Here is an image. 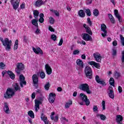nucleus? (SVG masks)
I'll return each mask as SVG.
<instances>
[{"label": "nucleus", "instance_id": "nucleus-1", "mask_svg": "<svg viewBox=\"0 0 124 124\" xmlns=\"http://www.w3.org/2000/svg\"><path fill=\"white\" fill-rule=\"evenodd\" d=\"M0 40L2 42L3 46L5 48L6 51H9L11 49V44H12V41L11 40L9 41V39L7 38H5L3 40V38L0 37Z\"/></svg>", "mask_w": 124, "mask_h": 124}, {"label": "nucleus", "instance_id": "nucleus-2", "mask_svg": "<svg viewBox=\"0 0 124 124\" xmlns=\"http://www.w3.org/2000/svg\"><path fill=\"white\" fill-rule=\"evenodd\" d=\"M15 95L14 89L10 88H8L5 93L4 94V97L6 99H9L12 98Z\"/></svg>", "mask_w": 124, "mask_h": 124}, {"label": "nucleus", "instance_id": "nucleus-3", "mask_svg": "<svg viewBox=\"0 0 124 124\" xmlns=\"http://www.w3.org/2000/svg\"><path fill=\"white\" fill-rule=\"evenodd\" d=\"M78 89H80L81 91L86 92L88 94L92 93V91L90 90V87L87 83H82L79 86Z\"/></svg>", "mask_w": 124, "mask_h": 124}, {"label": "nucleus", "instance_id": "nucleus-4", "mask_svg": "<svg viewBox=\"0 0 124 124\" xmlns=\"http://www.w3.org/2000/svg\"><path fill=\"white\" fill-rule=\"evenodd\" d=\"M85 76L88 79H93V71L92 68L89 66H86L84 70Z\"/></svg>", "mask_w": 124, "mask_h": 124}, {"label": "nucleus", "instance_id": "nucleus-5", "mask_svg": "<svg viewBox=\"0 0 124 124\" xmlns=\"http://www.w3.org/2000/svg\"><path fill=\"white\" fill-rule=\"evenodd\" d=\"M25 69V66L22 63H18L15 69V71L17 75H20L22 70Z\"/></svg>", "mask_w": 124, "mask_h": 124}, {"label": "nucleus", "instance_id": "nucleus-6", "mask_svg": "<svg viewBox=\"0 0 124 124\" xmlns=\"http://www.w3.org/2000/svg\"><path fill=\"white\" fill-rule=\"evenodd\" d=\"M21 0H10V2L15 10H17Z\"/></svg>", "mask_w": 124, "mask_h": 124}, {"label": "nucleus", "instance_id": "nucleus-7", "mask_svg": "<svg viewBox=\"0 0 124 124\" xmlns=\"http://www.w3.org/2000/svg\"><path fill=\"white\" fill-rule=\"evenodd\" d=\"M80 96L81 97V100L82 101L85 103L86 105L87 106H89L91 102H90V100L88 99V96L83 93H81L80 94Z\"/></svg>", "mask_w": 124, "mask_h": 124}, {"label": "nucleus", "instance_id": "nucleus-8", "mask_svg": "<svg viewBox=\"0 0 124 124\" xmlns=\"http://www.w3.org/2000/svg\"><path fill=\"white\" fill-rule=\"evenodd\" d=\"M32 80L34 87H35V89H37L38 88V77H37V75L34 74L32 76Z\"/></svg>", "mask_w": 124, "mask_h": 124}, {"label": "nucleus", "instance_id": "nucleus-9", "mask_svg": "<svg viewBox=\"0 0 124 124\" xmlns=\"http://www.w3.org/2000/svg\"><path fill=\"white\" fill-rule=\"evenodd\" d=\"M107 93L109 97L112 99H114L115 94L114 93V90H113V87L112 86H109L108 87Z\"/></svg>", "mask_w": 124, "mask_h": 124}, {"label": "nucleus", "instance_id": "nucleus-10", "mask_svg": "<svg viewBox=\"0 0 124 124\" xmlns=\"http://www.w3.org/2000/svg\"><path fill=\"white\" fill-rule=\"evenodd\" d=\"M82 39H83V40H85V41H93V38H92V36H91V35H90L88 33H82Z\"/></svg>", "mask_w": 124, "mask_h": 124}, {"label": "nucleus", "instance_id": "nucleus-11", "mask_svg": "<svg viewBox=\"0 0 124 124\" xmlns=\"http://www.w3.org/2000/svg\"><path fill=\"white\" fill-rule=\"evenodd\" d=\"M93 57L94 58L95 60L97 62H101V55L99 53H96L93 54Z\"/></svg>", "mask_w": 124, "mask_h": 124}, {"label": "nucleus", "instance_id": "nucleus-12", "mask_svg": "<svg viewBox=\"0 0 124 124\" xmlns=\"http://www.w3.org/2000/svg\"><path fill=\"white\" fill-rule=\"evenodd\" d=\"M107 27L104 24H102L101 26V31L104 32L102 33V35L103 37H105L107 35V31L106 30Z\"/></svg>", "mask_w": 124, "mask_h": 124}, {"label": "nucleus", "instance_id": "nucleus-13", "mask_svg": "<svg viewBox=\"0 0 124 124\" xmlns=\"http://www.w3.org/2000/svg\"><path fill=\"white\" fill-rule=\"evenodd\" d=\"M76 63L79 68L77 67V70H79V69H83L84 68V66L85 65V63H83V61L80 59H78L77 60Z\"/></svg>", "mask_w": 124, "mask_h": 124}, {"label": "nucleus", "instance_id": "nucleus-14", "mask_svg": "<svg viewBox=\"0 0 124 124\" xmlns=\"http://www.w3.org/2000/svg\"><path fill=\"white\" fill-rule=\"evenodd\" d=\"M48 97V100L50 103H54V102H55V100L56 99V94L52 93H50Z\"/></svg>", "mask_w": 124, "mask_h": 124}, {"label": "nucleus", "instance_id": "nucleus-15", "mask_svg": "<svg viewBox=\"0 0 124 124\" xmlns=\"http://www.w3.org/2000/svg\"><path fill=\"white\" fill-rule=\"evenodd\" d=\"M45 3H46V1H43L42 0H37L35 1L34 3V5L35 7H40L41 5H44Z\"/></svg>", "mask_w": 124, "mask_h": 124}, {"label": "nucleus", "instance_id": "nucleus-16", "mask_svg": "<svg viewBox=\"0 0 124 124\" xmlns=\"http://www.w3.org/2000/svg\"><path fill=\"white\" fill-rule=\"evenodd\" d=\"M123 120H124V117L121 115H118L116 116V121L118 124H123Z\"/></svg>", "mask_w": 124, "mask_h": 124}, {"label": "nucleus", "instance_id": "nucleus-17", "mask_svg": "<svg viewBox=\"0 0 124 124\" xmlns=\"http://www.w3.org/2000/svg\"><path fill=\"white\" fill-rule=\"evenodd\" d=\"M45 69L48 75L52 74V68L49 66V64H46L45 65Z\"/></svg>", "mask_w": 124, "mask_h": 124}, {"label": "nucleus", "instance_id": "nucleus-18", "mask_svg": "<svg viewBox=\"0 0 124 124\" xmlns=\"http://www.w3.org/2000/svg\"><path fill=\"white\" fill-rule=\"evenodd\" d=\"M32 50L33 52H34V53L37 55H39V54L41 55H43V51H42V50L40 49V47H38L36 48L35 47H32Z\"/></svg>", "mask_w": 124, "mask_h": 124}, {"label": "nucleus", "instance_id": "nucleus-19", "mask_svg": "<svg viewBox=\"0 0 124 124\" xmlns=\"http://www.w3.org/2000/svg\"><path fill=\"white\" fill-rule=\"evenodd\" d=\"M114 15L117 19H118L119 22L120 23L122 22V16H121L120 14H119V11H118V10H114Z\"/></svg>", "mask_w": 124, "mask_h": 124}, {"label": "nucleus", "instance_id": "nucleus-20", "mask_svg": "<svg viewBox=\"0 0 124 124\" xmlns=\"http://www.w3.org/2000/svg\"><path fill=\"white\" fill-rule=\"evenodd\" d=\"M41 104V102L40 101L35 100V106H34V109L35 111L36 112H37L39 109V105Z\"/></svg>", "mask_w": 124, "mask_h": 124}, {"label": "nucleus", "instance_id": "nucleus-21", "mask_svg": "<svg viewBox=\"0 0 124 124\" xmlns=\"http://www.w3.org/2000/svg\"><path fill=\"white\" fill-rule=\"evenodd\" d=\"M3 110L6 114H9V113H10V110L9 109V107H8V104L7 103H4Z\"/></svg>", "mask_w": 124, "mask_h": 124}, {"label": "nucleus", "instance_id": "nucleus-22", "mask_svg": "<svg viewBox=\"0 0 124 124\" xmlns=\"http://www.w3.org/2000/svg\"><path fill=\"white\" fill-rule=\"evenodd\" d=\"M41 120L43 121L45 124H48L49 123L47 121V117H45L44 113H42L41 115Z\"/></svg>", "mask_w": 124, "mask_h": 124}, {"label": "nucleus", "instance_id": "nucleus-23", "mask_svg": "<svg viewBox=\"0 0 124 124\" xmlns=\"http://www.w3.org/2000/svg\"><path fill=\"white\" fill-rule=\"evenodd\" d=\"M78 15L80 18H84L86 16V14L83 10H80L78 12Z\"/></svg>", "mask_w": 124, "mask_h": 124}, {"label": "nucleus", "instance_id": "nucleus-24", "mask_svg": "<svg viewBox=\"0 0 124 124\" xmlns=\"http://www.w3.org/2000/svg\"><path fill=\"white\" fill-rule=\"evenodd\" d=\"M7 74L9 75L10 78L12 79V80H14L15 79V74L12 72L11 71H8Z\"/></svg>", "mask_w": 124, "mask_h": 124}, {"label": "nucleus", "instance_id": "nucleus-25", "mask_svg": "<svg viewBox=\"0 0 124 124\" xmlns=\"http://www.w3.org/2000/svg\"><path fill=\"white\" fill-rule=\"evenodd\" d=\"M33 14L34 15V18L36 19V20H38V16H39V12L37 10H34Z\"/></svg>", "mask_w": 124, "mask_h": 124}, {"label": "nucleus", "instance_id": "nucleus-26", "mask_svg": "<svg viewBox=\"0 0 124 124\" xmlns=\"http://www.w3.org/2000/svg\"><path fill=\"white\" fill-rule=\"evenodd\" d=\"M15 91L17 92V91H19V92H21V88L19 86V84L18 83L15 84Z\"/></svg>", "mask_w": 124, "mask_h": 124}, {"label": "nucleus", "instance_id": "nucleus-27", "mask_svg": "<svg viewBox=\"0 0 124 124\" xmlns=\"http://www.w3.org/2000/svg\"><path fill=\"white\" fill-rule=\"evenodd\" d=\"M84 11L86 14L87 16H91L92 12H91V10L90 9H84Z\"/></svg>", "mask_w": 124, "mask_h": 124}, {"label": "nucleus", "instance_id": "nucleus-28", "mask_svg": "<svg viewBox=\"0 0 124 124\" xmlns=\"http://www.w3.org/2000/svg\"><path fill=\"white\" fill-rule=\"evenodd\" d=\"M37 20L36 19H32L31 23L33 25V26H35V27L38 28V23H37V21H38V19H37Z\"/></svg>", "mask_w": 124, "mask_h": 124}, {"label": "nucleus", "instance_id": "nucleus-29", "mask_svg": "<svg viewBox=\"0 0 124 124\" xmlns=\"http://www.w3.org/2000/svg\"><path fill=\"white\" fill-rule=\"evenodd\" d=\"M109 84L110 86H112V87H115V80L114 78H110L109 79Z\"/></svg>", "mask_w": 124, "mask_h": 124}, {"label": "nucleus", "instance_id": "nucleus-30", "mask_svg": "<svg viewBox=\"0 0 124 124\" xmlns=\"http://www.w3.org/2000/svg\"><path fill=\"white\" fill-rule=\"evenodd\" d=\"M93 14L94 16H95V17H97L99 15V11L98 9H95L93 11Z\"/></svg>", "mask_w": 124, "mask_h": 124}, {"label": "nucleus", "instance_id": "nucleus-31", "mask_svg": "<svg viewBox=\"0 0 124 124\" xmlns=\"http://www.w3.org/2000/svg\"><path fill=\"white\" fill-rule=\"evenodd\" d=\"M28 115L32 119H34V113H33V111L32 110H30L28 112Z\"/></svg>", "mask_w": 124, "mask_h": 124}, {"label": "nucleus", "instance_id": "nucleus-32", "mask_svg": "<svg viewBox=\"0 0 124 124\" xmlns=\"http://www.w3.org/2000/svg\"><path fill=\"white\" fill-rule=\"evenodd\" d=\"M19 85L21 88H24V85L26 86V85H27V81H26V80H21L20 81Z\"/></svg>", "mask_w": 124, "mask_h": 124}, {"label": "nucleus", "instance_id": "nucleus-33", "mask_svg": "<svg viewBox=\"0 0 124 124\" xmlns=\"http://www.w3.org/2000/svg\"><path fill=\"white\" fill-rule=\"evenodd\" d=\"M97 117H100L102 121H105L106 120V116L103 114H97Z\"/></svg>", "mask_w": 124, "mask_h": 124}, {"label": "nucleus", "instance_id": "nucleus-34", "mask_svg": "<svg viewBox=\"0 0 124 124\" xmlns=\"http://www.w3.org/2000/svg\"><path fill=\"white\" fill-rule=\"evenodd\" d=\"M44 88L46 91H48L49 88H50V82H46Z\"/></svg>", "mask_w": 124, "mask_h": 124}, {"label": "nucleus", "instance_id": "nucleus-35", "mask_svg": "<svg viewBox=\"0 0 124 124\" xmlns=\"http://www.w3.org/2000/svg\"><path fill=\"white\" fill-rule=\"evenodd\" d=\"M86 30L87 33L90 34V35H93V32L92 31V30H91V28L88 27Z\"/></svg>", "mask_w": 124, "mask_h": 124}, {"label": "nucleus", "instance_id": "nucleus-36", "mask_svg": "<svg viewBox=\"0 0 124 124\" xmlns=\"http://www.w3.org/2000/svg\"><path fill=\"white\" fill-rule=\"evenodd\" d=\"M49 22L51 25H54L55 23V19L53 18V17L50 16L49 19Z\"/></svg>", "mask_w": 124, "mask_h": 124}, {"label": "nucleus", "instance_id": "nucleus-37", "mask_svg": "<svg viewBox=\"0 0 124 124\" xmlns=\"http://www.w3.org/2000/svg\"><path fill=\"white\" fill-rule=\"evenodd\" d=\"M121 43L122 46H124V37L123 35H120Z\"/></svg>", "mask_w": 124, "mask_h": 124}, {"label": "nucleus", "instance_id": "nucleus-38", "mask_svg": "<svg viewBox=\"0 0 124 124\" xmlns=\"http://www.w3.org/2000/svg\"><path fill=\"white\" fill-rule=\"evenodd\" d=\"M72 105V101H70L69 103H66L65 105V108H67L69 107V106H70V105Z\"/></svg>", "mask_w": 124, "mask_h": 124}, {"label": "nucleus", "instance_id": "nucleus-39", "mask_svg": "<svg viewBox=\"0 0 124 124\" xmlns=\"http://www.w3.org/2000/svg\"><path fill=\"white\" fill-rule=\"evenodd\" d=\"M51 39L53 41H56L57 40V36L54 34L51 35Z\"/></svg>", "mask_w": 124, "mask_h": 124}, {"label": "nucleus", "instance_id": "nucleus-40", "mask_svg": "<svg viewBox=\"0 0 124 124\" xmlns=\"http://www.w3.org/2000/svg\"><path fill=\"white\" fill-rule=\"evenodd\" d=\"M25 77H24V75L23 74L19 75V81H25Z\"/></svg>", "mask_w": 124, "mask_h": 124}, {"label": "nucleus", "instance_id": "nucleus-41", "mask_svg": "<svg viewBox=\"0 0 124 124\" xmlns=\"http://www.w3.org/2000/svg\"><path fill=\"white\" fill-rule=\"evenodd\" d=\"M87 23L89 24L90 27L93 26V23L92 22V21H91V18L90 17L87 18Z\"/></svg>", "mask_w": 124, "mask_h": 124}, {"label": "nucleus", "instance_id": "nucleus-42", "mask_svg": "<svg viewBox=\"0 0 124 124\" xmlns=\"http://www.w3.org/2000/svg\"><path fill=\"white\" fill-rule=\"evenodd\" d=\"M112 56H117V49L116 48H113L112 49Z\"/></svg>", "mask_w": 124, "mask_h": 124}, {"label": "nucleus", "instance_id": "nucleus-43", "mask_svg": "<svg viewBox=\"0 0 124 124\" xmlns=\"http://www.w3.org/2000/svg\"><path fill=\"white\" fill-rule=\"evenodd\" d=\"M40 77L42 79H44L45 78V73H44V72H41Z\"/></svg>", "mask_w": 124, "mask_h": 124}, {"label": "nucleus", "instance_id": "nucleus-44", "mask_svg": "<svg viewBox=\"0 0 124 124\" xmlns=\"http://www.w3.org/2000/svg\"><path fill=\"white\" fill-rule=\"evenodd\" d=\"M93 112H98V108H97V106H93Z\"/></svg>", "mask_w": 124, "mask_h": 124}, {"label": "nucleus", "instance_id": "nucleus-45", "mask_svg": "<svg viewBox=\"0 0 124 124\" xmlns=\"http://www.w3.org/2000/svg\"><path fill=\"white\" fill-rule=\"evenodd\" d=\"M115 78L118 79V78H119V77H120V76H121V74H120V73L116 71L115 73Z\"/></svg>", "mask_w": 124, "mask_h": 124}, {"label": "nucleus", "instance_id": "nucleus-46", "mask_svg": "<svg viewBox=\"0 0 124 124\" xmlns=\"http://www.w3.org/2000/svg\"><path fill=\"white\" fill-rule=\"evenodd\" d=\"M98 84H100L102 86H106V84L105 83V81L103 80H100L99 82H98Z\"/></svg>", "mask_w": 124, "mask_h": 124}, {"label": "nucleus", "instance_id": "nucleus-47", "mask_svg": "<svg viewBox=\"0 0 124 124\" xmlns=\"http://www.w3.org/2000/svg\"><path fill=\"white\" fill-rule=\"evenodd\" d=\"M93 2V0H86V3L87 5L92 4Z\"/></svg>", "mask_w": 124, "mask_h": 124}, {"label": "nucleus", "instance_id": "nucleus-48", "mask_svg": "<svg viewBox=\"0 0 124 124\" xmlns=\"http://www.w3.org/2000/svg\"><path fill=\"white\" fill-rule=\"evenodd\" d=\"M50 11H52V12H54V13L56 15V16H57L58 17H59V16H60V13H59V12H58L57 11L51 10Z\"/></svg>", "mask_w": 124, "mask_h": 124}, {"label": "nucleus", "instance_id": "nucleus-49", "mask_svg": "<svg viewBox=\"0 0 124 124\" xmlns=\"http://www.w3.org/2000/svg\"><path fill=\"white\" fill-rule=\"evenodd\" d=\"M95 80L97 83H99V81H100V78H99V76L98 75H96L95 76Z\"/></svg>", "mask_w": 124, "mask_h": 124}, {"label": "nucleus", "instance_id": "nucleus-50", "mask_svg": "<svg viewBox=\"0 0 124 124\" xmlns=\"http://www.w3.org/2000/svg\"><path fill=\"white\" fill-rule=\"evenodd\" d=\"M80 53V50H75L73 52V55H78Z\"/></svg>", "mask_w": 124, "mask_h": 124}, {"label": "nucleus", "instance_id": "nucleus-51", "mask_svg": "<svg viewBox=\"0 0 124 124\" xmlns=\"http://www.w3.org/2000/svg\"><path fill=\"white\" fill-rule=\"evenodd\" d=\"M94 66L96 67V68H98L99 67H100V65L98 63H96L95 62L94 64Z\"/></svg>", "mask_w": 124, "mask_h": 124}, {"label": "nucleus", "instance_id": "nucleus-52", "mask_svg": "<svg viewBox=\"0 0 124 124\" xmlns=\"http://www.w3.org/2000/svg\"><path fill=\"white\" fill-rule=\"evenodd\" d=\"M62 43H63V40L62 38H61L58 44L59 46H62Z\"/></svg>", "mask_w": 124, "mask_h": 124}, {"label": "nucleus", "instance_id": "nucleus-53", "mask_svg": "<svg viewBox=\"0 0 124 124\" xmlns=\"http://www.w3.org/2000/svg\"><path fill=\"white\" fill-rule=\"evenodd\" d=\"M23 41L25 43H28V39L27 38V36H23Z\"/></svg>", "mask_w": 124, "mask_h": 124}, {"label": "nucleus", "instance_id": "nucleus-54", "mask_svg": "<svg viewBox=\"0 0 124 124\" xmlns=\"http://www.w3.org/2000/svg\"><path fill=\"white\" fill-rule=\"evenodd\" d=\"M118 92L120 93H123V89L122 88V87L118 86Z\"/></svg>", "mask_w": 124, "mask_h": 124}, {"label": "nucleus", "instance_id": "nucleus-55", "mask_svg": "<svg viewBox=\"0 0 124 124\" xmlns=\"http://www.w3.org/2000/svg\"><path fill=\"white\" fill-rule=\"evenodd\" d=\"M54 115H55V112H52L51 115H50V119L52 121H54Z\"/></svg>", "mask_w": 124, "mask_h": 124}, {"label": "nucleus", "instance_id": "nucleus-56", "mask_svg": "<svg viewBox=\"0 0 124 124\" xmlns=\"http://www.w3.org/2000/svg\"><path fill=\"white\" fill-rule=\"evenodd\" d=\"M102 105L103 106V110H105V101H102Z\"/></svg>", "mask_w": 124, "mask_h": 124}, {"label": "nucleus", "instance_id": "nucleus-57", "mask_svg": "<svg viewBox=\"0 0 124 124\" xmlns=\"http://www.w3.org/2000/svg\"><path fill=\"white\" fill-rule=\"evenodd\" d=\"M40 30H39V29H38V27L37 28V29L35 32V33H36V34H39V33H40Z\"/></svg>", "mask_w": 124, "mask_h": 124}, {"label": "nucleus", "instance_id": "nucleus-58", "mask_svg": "<svg viewBox=\"0 0 124 124\" xmlns=\"http://www.w3.org/2000/svg\"><path fill=\"white\" fill-rule=\"evenodd\" d=\"M53 121H54L55 123H57V122L59 121V116L56 115L55 117V119L54 118Z\"/></svg>", "mask_w": 124, "mask_h": 124}, {"label": "nucleus", "instance_id": "nucleus-59", "mask_svg": "<svg viewBox=\"0 0 124 124\" xmlns=\"http://www.w3.org/2000/svg\"><path fill=\"white\" fill-rule=\"evenodd\" d=\"M95 63V62H93V61H91V62H88V64H90V65H94V63Z\"/></svg>", "mask_w": 124, "mask_h": 124}, {"label": "nucleus", "instance_id": "nucleus-60", "mask_svg": "<svg viewBox=\"0 0 124 124\" xmlns=\"http://www.w3.org/2000/svg\"><path fill=\"white\" fill-rule=\"evenodd\" d=\"M112 45H113V46H117L118 45V42H117L116 40H114L112 42Z\"/></svg>", "mask_w": 124, "mask_h": 124}, {"label": "nucleus", "instance_id": "nucleus-61", "mask_svg": "<svg viewBox=\"0 0 124 124\" xmlns=\"http://www.w3.org/2000/svg\"><path fill=\"white\" fill-rule=\"evenodd\" d=\"M48 30L49 31H52L53 32H55V30L54 29V28H52L51 27V26H49L48 28Z\"/></svg>", "mask_w": 124, "mask_h": 124}, {"label": "nucleus", "instance_id": "nucleus-62", "mask_svg": "<svg viewBox=\"0 0 124 124\" xmlns=\"http://www.w3.org/2000/svg\"><path fill=\"white\" fill-rule=\"evenodd\" d=\"M110 21L112 24H115L116 23V21H115V19L114 18V17L110 19Z\"/></svg>", "mask_w": 124, "mask_h": 124}, {"label": "nucleus", "instance_id": "nucleus-63", "mask_svg": "<svg viewBox=\"0 0 124 124\" xmlns=\"http://www.w3.org/2000/svg\"><path fill=\"white\" fill-rule=\"evenodd\" d=\"M39 21L40 22V23H43V22H44V18L42 17H40L39 19Z\"/></svg>", "mask_w": 124, "mask_h": 124}, {"label": "nucleus", "instance_id": "nucleus-64", "mask_svg": "<svg viewBox=\"0 0 124 124\" xmlns=\"http://www.w3.org/2000/svg\"><path fill=\"white\" fill-rule=\"evenodd\" d=\"M21 9H24L25 8V2H23L20 5Z\"/></svg>", "mask_w": 124, "mask_h": 124}]
</instances>
